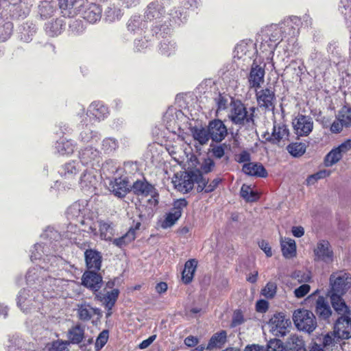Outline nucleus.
<instances>
[{"label": "nucleus", "instance_id": "obj_1", "mask_svg": "<svg viewBox=\"0 0 351 351\" xmlns=\"http://www.w3.org/2000/svg\"><path fill=\"white\" fill-rule=\"evenodd\" d=\"M338 317L335 325V332L338 339L351 338V308H335Z\"/></svg>", "mask_w": 351, "mask_h": 351}, {"label": "nucleus", "instance_id": "obj_2", "mask_svg": "<svg viewBox=\"0 0 351 351\" xmlns=\"http://www.w3.org/2000/svg\"><path fill=\"white\" fill-rule=\"evenodd\" d=\"M293 320L298 330L309 334L317 327L315 316L306 308H298L295 311Z\"/></svg>", "mask_w": 351, "mask_h": 351}, {"label": "nucleus", "instance_id": "obj_3", "mask_svg": "<svg viewBox=\"0 0 351 351\" xmlns=\"http://www.w3.org/2000/svg\"><path fill=\"white\" fill-rule=\"evenodd\" d=\"M329 287L332 291L346 293L351 288V275L344 271L332 272L329 277Z\"/></svg>", "mask_w": 351, "mask_h": 351}, {"label": "nucleus", "instance_id": "obj_4", "mask_svg": "<svg viewBox=\"0 0 351 351\" xmlns=\"http://www.w3.org/2000/svg\"><path fill=\"white\" fill-rule=\"evenodd\" d=\"M252 114H249L244 104L239 100H231L228 110L229 119L237 125H244L251 121Z\"/></svg>", "mask_w": 351, "mask_h": 351}, {"label": "nucleus", "instance_id": "obj_5", "mask_svg": "<svg viewBox=\"0 0 351 351\" xmlns=\"http://www.w3.org/2000/svg\"><path fill=\"white\" fill-rule=\"evenodd\" d=\"M313 252V260L315 262L330 264L334 261L335 254L330 243L327 240H319L315 245Z\"/></svg>", "mask_w": 351, "mask_h": 351}, {"label": "nucleus", "instance_id": "obj_6", "mask_svg": "<svg viewBox=\"0 0 351 351\" xmlns=\"http://www.w3.org/2000/svg\"><path fill=\"white\" fill-rule=\"evenodd\" d=\"M131 190H132L135 194L138 195L151 196V199L148 200L149 203L154 206L158 204V194L154 186L148 183L147 181L144 180H136L132 185H131Z\"/></svg>", "mask_w": 351, "mask_h": 351}, {"label": "nucleus", "instance_id": "obj_7", "mask_svg": "<svg viewBox=\"0 0 351 351\" xmlns=\"http://www.w3.org/2000/svg\"><path fill=\"white\" fill-rule=\"evenodd\" d=\"M351 149V139L343 141L337 147L332 148L325 156L324 164L330 167L339 162L343 156Z\"/></svg>", "mask_w": 351, "mask_h": 351}, {"label": "nucleus", "instance_id": "obj_8", "mask_svg": "<svg viewBox=\"0 0 351 351\" xmlns=\"http://www.w3.org/2000/svg\"><path fill=\"white\" fill-rule=\"evenodd\" d=\"M291 323L289 317L283 313L274 315L269 322L270 331L278 337L285 336L289 331Z\"/></svg>", "mask_w": 351, "mask_h": 351}, {"label": "nucleus", "instance_id": "obj_9", "mask_svg": "<svg viewBox=\"0 0 351 351\" xmlns=\"http://www.w3.org/2000/svg\"><path fill=\"white\" fill-rule=\"evenodd\" d=\"M295 134L299 136H307L313 129V121L311 117L298 114L292 122Z\"/></svg>", "mask_w": 351, "mask_h": 351}, {"label": "nucleus", "instance_id": "obj_10", "mask_svg": "<svg viewBox=\"0 0 351 351\" xmlns=\"http://www.w3.org/2000/svg\"><path fill=\"white\" fill-rule=\"evenodd\" d=\"M187 205V202L184 199L176 200L173 204V208L171 211L167 214L165 219L162 222L161 227L164 229L173 226L182 215V211Z\"/></svg>", "mask_w": 351, "mask_h": 351}, {"label": "nucleus", "instance_id": "obj_11", "mask_svg": "<svg viewBox=\"0 0 351 351\" xmlns=\"http://www.w3.org/2000/svg\"><path fill=\"white\" fill-rule=\"evenodd\" d=\"M172 183L178 191L187 193L191 190L194 184V174L187 172H180L173 176Z\"/></svg>", "mask_w": 351, "mask_h": 351}, {"label": "nucleus", "instance_id": "obj_12", "mask_svg": "<svg viewBox=\"0 0 351 351\" xmlns=\"http://www.w3.org/2000/svg\"><path fill=\"white\" fill-rule=\"evenodd\" d=\"M337 119L330 127V130L334 133L341 132L343 127H351V107L343 106L337 115Z\"/></svg>", "mask_w": 351, "mask_h": 351}, {"label": "nucleus", "instance_id": "obj_13", "mask_svg": "<svg viewBox=\"0 0 351 351\" xmlns=\"http://www.w3.org/2000/svg\"><path fill=\"white\" fill-rule=\"evenodd\" d=\"M289 131L287 126L283 123L274 122L272 132H267L264 137L268 141L276 144L281 141L288 140Z\"/></svg>", "mask_w": 351, "mask_h": 351}, {"label": "nucleus", "instance_id": "obj_14", "mask_svg": "<svg viewBox=\"0 0 351 351\" xmlns=\"http://www.w3.org/2000/svg\"><path fill=\"white\" fill-rule=\"evenodd\" d=\"M293 19H288L279 25H271L265 29V34L271 42L276 43L282 39L283 34L287 33L286 27L291 26Z\"/></svg>", "mask_w": 351, "mask_h": 351}, {"label": "nucleus", "instance_id": "obj_15", "mask_svg": "<svg viewBox=\"0 0 351 351\" xmlns=\"http://www.w3.org/2000/svg\"><path fill=\"white\" fill-rule=\"evenodd\" d=\"M208 129L210 138L215 142H221L225 138L228 134L226 125L219 119L210 121Z\"/></svg>", "mask_w": 351, "mask_h": 351}, {"label": "nucleus", "instance_id": "obj_16", "mask_svg": "<svg viewBox=\"0 0 351 351\" xmlns=\"http://www.w3.org/2000/svg\"><path fill=\"white\" fill-rule=\"evenodd\" d=\"M80 169L79 162H71L65 164L60 170V174L65 184L73 186L76 183L75 176Z\"/></svg>", "mask_w": 351, "mask_h": 351}, {"label": "nucleus", "instance_id": "obj_17", "mask_svg": "<svg viewBox=\"0 0 351 351\" xmlns=\"http://www.w3.org/2000/svg\"><path fill=\"white\" fill-rule=\"evenodd\" d=\"M82 280L84 286L93 291H97L101 287V276L93 271H85Z\"/></svg>", "mask_w": 351, "mask_h": 351}, {"label": "nucleus", "instance_id": "obj_18", "mask_svg": "<svg viewBox=\"0 0 351 351\" xmlns=\"http://www.w3.org/2000/svg\"><path fill=\"white\" fill-rule=\"evenodd\" d=\"M257 102L261 107L272 109L274 106V92L269 88L262 89L256 91Z\"/></svg>", "mask_w": 351, "mask_h": 351}, {"label": "nucleus", "instance_id": "obj_19", "mask_svg": "<svg viewBox=\"0 0 351 351\" xmlns=\"http://www.w3.org/2000/svg\"><path fill=\"white\" fill-rule=\"evenodd\" d=\"M264 69L256 64L253 63L248 77L250 86L255 88H259L264 82Z\"/></svg>", "mask_w": 351, "mask_h": 351}, {"label": "nucleus", "instance_id": "obj_20", "mask_svg": "<svg viewBox=\"0 0 351 351\" xmlns=\"http://www.w3.org/2000/svg\"><path fill=\"white\" fill-rule=\"evenodd\" d=\"M111 185L112 192L119 197H125L130 189H131L130 182L122 178L115 179L114 182L111 183Z\"/></svg>", "mask_w": 351, "mask_h": 351}, {"label": "nucleus", "instance_id": "obj_21", "mask_svg": "<svg viewBox=\"0 0 351 351\" xmlns=\"http://www.w3.org/2000/svg\"><path fill=\"white\" fill-rule=\"evenodd\" d=\"M85 261L88 269L99 270L101 264V256L99 252L93 250H87L85 253Z\"/></svg>", "mask_w": 351, "mask_h": 351}, {"label": "nucleus", "instance_id": "obj_22", "mask_svg": "<svg viewBox=\"0 0 351 351\" xmlns=\"http://www.w3.org/2000/svg\"><path fill=\"white\" fill-rule=\"evenodd\" d=\"M243 171L249 176L265 178L267 176V172L265 167L258 163L247 162L243 165Z\"/></svg>", "mask_w": 351, "mask_h": 351}, {"label": "nucleus", "instance_id": "obj_23", "mask_svg": "<svg viewBox=\"0 0 351 351\" xmlns=\"http://www.w3.org/2000/svg\"><path fill=\"white\" fill-rule=\"evenodd\" d=\"M280 246L282 255L286 258H292L296 256V244L293 239L281 238Z\"/></svg>", "mask_w": 351, "mask_h": 351}, {"label": "nucleus", "instance_id": "obj_24", "mask_svg": "<svg viewBox=\"0 0 351 351\" xmlns=\"http://www.w3.org/2000/svg\"><path fill=\"white\" fill-rule=\"evenodd\" d=\"M79 184L82 189L89 190L95 188L97 178L93 170H86L80 176Z\"/></svg>", "mask_w": 351, "mask_h": 351}, {"label": "nucleus", "instance_id": "obj_25", "mask_svg": "<svg viewBox=\"0 0 351 351\" xmlns=\"http://www.w3.org/2000/svg\"><path fill=\"white\" fill-rule=\"evenodd\" d=\"M227 341V332L226 330H221L215 333L209 340L206 349L212 350L214 348H222Z\"/></svg>", "mask_w": 351, "mask_h": 351}, {"label": "nucleus", "instance_id": "obj_26", "mask_svg": "<svg viewBox=\"0 0 351 351\" xmlns=\"http://www.w3.org/2000/svg\"><path fill=\"white\" fill-rule=\"evenodd\" d=\"M88 113L98 120L104 119L108 114V110L103 104L99 101L92 103L88 110Z\"/></svg>", "mask_w": 351, "mask_h": 351}, {"label": "nucleus", "instance_id": "obj_27", "mask_svg": "<svg viewBox=\"0 0 351 351\" xmlns=\"http://www.w3.org/2000/svg\"><path fill=\"white\" fill-rule=\"evenodd\" d=\"M140 223H137L135 228H130L124 235L122 237L114 239L112 240V243L119 247H123L134 241L136 237V230L138 229Z\"/></svg>", "mask_w": 351, "mask_h": 351}, {"label": "nucleus", "instance_id": "obj_28", "mask_svg": "<svg viewBox=\"0 0 351 351\" xmlns=\"http://www.w3.org/2000/svg\"><path fill=\"white\" fill-rule=\"evenodd\" d=\"M197 266V261L195 259H190L185 263L182 274V279L185 284L192 281Z\"/></svg>", "mask_w": 351, "mask_h": 351}, {"label": "nucleus", "instance_id": "obj_29", "mask_svg": "<svg viewBox=\"0 0 351 351\" xmlns=\"http://www.w3.org/2000/svg\"><path fill=\"white\" fill-rule=\"evenodd\" d=\"M119 293V290L114 289L111 291H108L106 293H99L97 295V298L101 302L102 305H105L106 307H112L117 300Z\"/></svg>", "mask_w": 351, "mask_h": 351}, {"label": "nucleus", "instance_id": "obj_30", "mask_svg": "<svg viewBox=\"0 0 351 351\" xmlns=\"http://www.w3.org/2000/svg\"><path fill=\"white\" fill-rule=\"evenodd\" d=\"M101 9L96 4L90 5L84 12V18L90 23L99 21L101 16Z\"/></svg>", "mask_w": 351, "mask_h": 351}, {"label": "nucleus", "instance_id": "obj_31", "mask_svg": "<svg viewBox=\"0 0 351 351\" xmlns=\"http://www.w3.org/2000/svg\"><path fill=\"white\" fill-rule=\"evenodd\" d=\"M193 138L200 145H203L208 143L210 138L208 129L203 127H194L191 129Z\"/></svg>", "mask_w": 351, "mask_h": 351}, {"label": "nucleus", "instance_id": "obj_32", "mask_svg": "<svg viewBox=\"0 0 351 351\" xmlns=\"http://www.w3.org/2000/svg\"><path fill=\"white\" fill-rule=\"evenodd\" d=\"M67 337L70 343H79L84 339V330L80 325H76L69 330Z\"/></svg>", "mask_w": 351, "mask_h": 351}, {"label": "nucleus", "instance_id": "obj_33", "mask_svg": "<svg viewBox=\"0 0 351 351\" xmlns=\"http://www.w3.org/2000/svg\"><path fill=\"white\" fill-rule=\"evenodd\" d=\"M287 346L290 351H305V343L302 337L297 335H291L287 341Z\"/></svg>", "mask_w": 351, "mask_h": 351}, {"label": "nucleus", "instance_id": "obj_34", "mask_svg": "<svg viewBox=\"0 0 351 351\" xmlns=\"http://www.w3.org/2000/svg\"><path fill=\"white\" fill-rule=\"evenodd\" d=\"M99 227L100 238L105 241H111L114 234V229L112 224L105 221H100Z\"/></svg>", "mask_w": 351, "mask_h": 351}, {"label": "nucleus", "instance_id": "obj_35", "mask_svg": "<svg viewBox=\"0 0 351 351\" xmlns=\"http://www.w3.org/2000/svg\"><path fill=\"white\" fill-rule=\"evenodd\" d=\"M86 204L76 202L71 204L67 209L66 214L69 218H78L84 214Z\"/></svg>", "mask_w": 351, "mask_h": 351}, {"label": "nucleus", "instance_id": "obj_36", "mask_svg": "<svg viewBox=\"0 0 351 351\" xmlns=\"http://www.w3.org/2000/svg\"><path fill=\"white\" fill-rule=\"evenodd\" d=\"M241 196L247 202H254L258 199V194L255 192L251 185L243 184L240 191Z\"/></svg>", "mask_w": 351, "mask_h": 351}, {"label": "nucleus", "instance_id": "obj_37", "mask_svg": "<svg viewBox=\"0 0 351 351\" xmlns=\"http://www.w3.org/2000/svg\"><path fill=\"white\" fill-rule=\"evenodd\" d=\"M342 295L341 293L332 291V289L328 291L326 295L330 298L332 307H348L342 298Z\"/></svg>", "mask_w": 351, "mask_h": 351}, {"label": "nucleus", "instance_id": "obj_38", "mask_svg": "<svg viewBox=\"0 0 351 351\" xmlns=\"http://www.w3.org/2000/svg\"><path fill=\"white\" fill-rule=\"evenodd\" d=\"M58 152L62 155L72 154L74 151L75 145L71 141L62 139L56 144Z\"/></svg>", "mask_w": 351, "mask_h": 351}, {"label": "nucleus", "instance_id": "obj_39", "mask_svg": "<svg viewBox=\"0 0 351 351\" xmlns=\"http://www.w3.org/2000/svg\"><path fill=\"white\" fill-rule=\"evenodd\" d=\"M306 145L302 143H291L287 147L289 154L294 157H300L306 152Z\"/></svg>", "mask_w": 351, "mask_h": 351}, {"label": "nucleus", "instance_id": "obj_40", "mask_svg": "<svg viewBox=\"0 0 351 351\" xmlns=\"http://www.w3.org/2000/svg\"><path fill=\"white\" fill-rule=\"evenodd\" d=\"M99 156V152L93 147H87L80 152V157L84 162H88L96 159Z\"/></svg>", "mask_w": 351, "mask_h": 351}, {"label": "nucleus", "instance_id": "obj_41", "mask_svg": "<svg viewBox=\"0 0 351 351\" xmlns=\"http://www.w3.org/2000/svg\"><path fill=\"white\" fill-rule=\"evenodd\" d=\"M55 11L54 6L51 2L43 1L39 5V12L42 17L48 18L51 16Z\"/></svg>", "mask_w": 351, "mask_h": 351}, {"label": "nucleus", "instance_id": "obj_42", "mask_svg": "<svg viewBox=\"0 0 351 351\" xmlns=\"http://www.w3.org/2000/svg\"><path fill=\"white\" fill-rule=\"evenodd\" d=\"M330 175V171L326 169L321 170L313 175L309 176L306 179V184L313 185L317 180L327 178Z\"/></svg>", "mask_w": 351, "mask_h": 351}, {"label": "nucleus", "instance_id": "obj_43", "mask_svg": "<svg viewBox=\"0 0 351 351\" xmlns=\"http://www.w3.org/2000/svg\"><path fill=\"white\" fill-rule=\"evenodd\" d=\"M277 290V285L274 282H269L267 285L262 289L261 295L267 299L273 298Z\"/></svg>", "mask_w": 351, "mask_h": 351}, {"label": "nucleus", "instance_id": "obj_44", "mask_svg": "<svg viewBox=\"0 0 351 351\" xmlns=\"http://www.w3.org/2000/svg\"><path fill=\"white\" fill-rule=\"evenodd\" d=\"M8 351H21V339L19 335H13L9 337Z\"/></svg>", "mask_w": 351, "mask_h": 351}, {"label": "nucleus", "instance_id": "obj_45", "mask_svg": "<svg viewBox=\"0 0 351 351\" xmlns=\"http://www.w3.org/2000/svg\"><path fill=\"white\" fill-rule=\"evenodd\" d=\"M340 339H338L337 335L335 334V330L333 332H329L327 333L324 337L323 339V344L324 346L326 348H330V347H334L336 344H337L339 342V340Z\"/></svg>", "mask_w": 351, "mask_h": 351}, {"label": "nucleus", "instance_id": "obj_46", "mask_svg": "<svg viewBox=\"0 0 351 351\" xmlns=\"http://www.w3.org/2000/svg\"><path fill=\"white\" fill-rule=\"evenodd\" d=\"M118 147L117 141L112 138H105L102 142V149L106 152H111Z\"/></svg>", "mask_w": 351, "mask_h": 351}, {"label": "nucleus", "instance_id": "obj_47", "mask_svg": "<svg viewBox=\"0 0 351 351\" xmlns=\"http://www.w3.org/2000/svg\"><path fill=\"white\" fill-rule=\"evenodd\" d=\"M317 313L319 319L323 320H328L330 317H338L335 310L334 309V312H332L331 308H317Z\"/></svg>", "mask_w": 351, "mask_h": 351}, {"label": "nucleus", "instance_id": "obj_48", "mask_svg": "<svg viewBox=\"0 0 351 351\" xmlns=\"http://www.w3.org/2000/svg\"><path fill=\"white\" fill-rule=\"evenodd\" d=\"M12 24L11 23H5L0 26V40L5 41L7 40L12 33Z\"/></svg>", "mask_w": 351, "mask_h": 351}, {"label": "nucleus", "instance_id": "obj_49", "mask_svg": "<svg viewBox=\"0 0 351 351\" xmlns=\"http://www.w3.org/2000/svg\"><path fill=\"white\" fill-rule=\"evenodd\" d=\"M267 351H286V350L280 340L273 339L269 341Z\"/></svg>", "mask_w": 351, "mask_h": 351}, {"label": "nucleus", "instance_id": "obj_50", "mask_svg": "<svg viewBox=\"0 0 351 351\" xmlns=\"http://www.w3.org/2000/svg\"><path fill=\"white\" fill-rule=\"evenodd\" d=\"M249 46L245 43H241L238 44L234 50L235 56L238 57V58H242L243 56H246L247 52H249Z\"/></svg>", "mask_w": 351, "mask_h": 351}, {"label": "nucleus", "instance_id": "obj_51", "mask_svg": "<svg viewBox=\"0 0 351 351\" xmlns=\"http://www.w3.org/2000/svg\"><path fill=\"white\" fill-rule=\"evenodd\" d=\"M292 277L298 280L300 282H308L311 278V273L296 271L292 274Z\"/></svg>", "mask_w": 351, "mask_h": 351}, {"label": "nucleus", "instance_id": "obj_52", "mask_svg": "<svg viewBox=\"0 0 351 351\" xmlns=\"http://www.w3.org/2000/svg\"><path fill=\"white\" fill-rule=\"evenodd\" d=\"M97 308H78V316L80 319L86 321L90 319L93 313H96Z\"/></svg>", "mask_w": 351, "mask_h": 351}, {"label": "nucleus", "instance_id": "obj_53", "mask_svg": "<svg viewBox=\"0 0 351 351\" xmlns=\"http://www.w3.org/2000/svg\"><path fill=\"white\" fill-rule=\"evenodd\" d=\"M194 182L197 184V191L206 192V187L208 186V180L204 178L201 174H194Z\"/></svg>", "mask_w": 351, "mask_h": 351}, {"label": "nucleus", "instance_id": "obj_54", "mask_svg": "<svg viewBox=\"0 0 351 351\" xmlns=\"http://www.w3.org/2000/svg\"><path fill=\"white\" fill-rule=\"evenodd\" d=\"M69 344L68 341H55L51 344L49 351H69L67 347Z\"/></svg>", "mask_w": 351, "mask_h": 351}, {"label": "nucleus", "instance_id": "obj_55", "mask_svg": "<svg viewBox=\"0 0 351 351\" xmlns=\"http://www.w3.org/2000/svg\"><path fill=\"white\" fill-rule=\"evenodd\" d=\"M108 339V332L107 330L102 331L97 338L95 342V348L97 350L102 348L104 346V345L107 343Z\"/></svg>", "mask_w": 351, "mask_h": 351}, {"label": "nucleus", "instance_id": "obj_56", "mask_svg": "<svg viewBox=\"0 0 351 351\" xmlns=\"http://www.w3.org/2000/svg\"><path fill=\"white\" fill-rule=\"evenodd\" d=\"M176 46L170 42H163L160 44V50L162 54L169 56L174 52Z\"/></svg>", "mask_w": 351, "mask_h": 351}, {"label": "nucleus", "instance_id": "obj_57", "mask_svg": "<svg viewBox=\"0 0 351 351\" xmlns=\"http://www.w3.org/2000/svg\"><path fill=\"white\" fill-rule=\"evenodd\" d=\"M310 289V285L304 284L295 289L294 294L296 298H300L306 295L309 292Z\"/></svg>", "mask_w": 351, "mask_h": 351}, {"label": "nucleus", "instance_id": "obj_58", "mask_svg": "<svg viewBox=\"0 0 351 351\" xmlns=\"http://www.w3.org/2000/svg\"><path fill=\"white\" fill-rule=\"evenodd\" d=\"M215 166L213 160L209 158L204 159L202 164L201 169L204 173H208L212 171Z\"/></svg>", "mask_w": 351, "mask_h": 351}, {"label": "nucleus", "instance_id": "obj_59", "mask_svg": "<svg viewBox=\"0 0 351 351\" xmlns=\"http://www.w3.org/2000/svg\"><path fill=\"white\" fill-rule=\"evenodd\" d=\"M228 104L229 102L227 98L219 95V97L217 99V112L226 109Z\"/></svg>", "mask_w": 351, "mask_h": 351}, {"label": "nucleus", "instance_id": "obj_60", "mask_svg": "<svg viewBox=\"0 0 351 351\" xmlns=\"http://www.w3.org/2000/svg\"><path fill=\"white\" fill-rule=\"evenodd\" d=\"M258 246L265 253L267 257H271L272 256L271 248L266 241H261L258 243Z\"/></svg>", "mask_w": 351, "mask_h": 351}, {"label": "nucleus", "instance_id": "obj_61", "mask_svg": "<svg viewBox=\"0 0 351 351\" xmlns=\"http://www.w3.org/2000/svg\"><path fill=\"white\" fill-rule=\"evenodd\" d=\"M244 321L243 316L240 310H237L234 311L233 318H232V324L233 326H237L242 324Z\"/></svg>", "mask_w": 351, "mask_h": 351}, {"label": "nucleus", "instance_id": "obj_62", "mask_svg": "<svg viewBox=\"0 0 351 351\" xmlns=\"http://www.w3.org/2000/svg\"><path fill=\"white\" fill-rule=\"evenodd\" d=\"M160 12L156 10V8L154 6V4H150L148 6L147 10V17L148 19H152L153 18H158L159 17Z\"/></svg>", "mask_w": 351, "mask_h": 351}, {"label": "nucleus", "instance_id": "obj_63", "mask_svg": "<svg viewBox=\"0 0 351 351\" xmlns=\"http://www.w3.org/2000/svg\"><path fill=\"white\" fill-rule=\"evenodd\" d=\"M184 344L187 347H194L199 343V339L197 337L190 335L184 339Z\"/></svg>", "mask_w": 351, "mask_h": 351}, {"label": "nucleus", "instance_id": "obj_64", "mask_svg": "<svg viewBox=\"0 0 351 351\" xmlns=\"http://www.w3.org/2000/svg\"><path fill=\"white\" fill-rule=\"evenodd\" d=\"M236 160L240 163L249 162L250 160V155L247 152L243 151L236 156Z\"/></svg>", "mask_w": 351, "mask_h": 351}]
</instances>
